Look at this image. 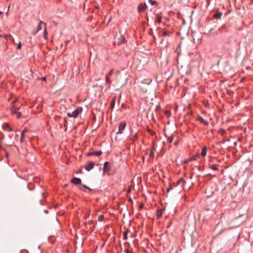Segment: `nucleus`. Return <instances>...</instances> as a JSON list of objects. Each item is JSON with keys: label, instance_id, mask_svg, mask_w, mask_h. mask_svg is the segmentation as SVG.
Returning a JSON list of instances; mask_svg holds the SVG:
<instances>
[{"label": "nucleus", "instance_id": "obj_1", "mask_svg": "<svg viewBox=\"0 0 253 253\" xmlns=\"http://www.w3.org/2000/svg\"><path fill=\"white\" fill-rule=\"evenodd\" d=\"M21 106V104L18 102V98L14 99L11 102V113L12 115H15L17 119H19L21 116V112L18 111L20 109Z\"/></svg>", "mask_w": 253, "mask_h": 253}, {"label": "nucleus", "instance_id": "obj_2", "mask_svg": "<svg viewBox=\"0 0 253 253\" xmlns=\"http://www.w3.org/2000/svg\"><path fill=\"white\" fill-rule=\"evenodd\" d=\"M83 109L82 107H79L72 113L68 112L67 114V115L69 118H77L80 113L82 112Z\"/></svg>", "mask_w": 253, "mask_h": 253}, {"label": "nucleus", "instance_id": "obj_3", "mask_svg": "<svg viewBox=\"0 0 253 253\" xmlns=\"http://www.w3.org/2000/svg\"><path fill=\"white\" fill-rule=\"evenodd\" d=\"M186 182L184 179H183V178H180L176 182H173L172 183V185L174 187H176L179 185H181L182 186H183V185L186 183Z\"/></svg>", "mask_w": 253, "mask_h": 253}, {"label": "nucleus", "instance_id": "obj_4", "mask_svg": "<svg viewBox=\"0 0 253 253\" xmlns=\"http://www.w3.org/2000/svg\"><path fill=\"white\" fill-rule=\"evenodd\" d=\"M126 126V123L125 122H122L120 123L119 126V130L117 132V134H122L124 130L125 129Z\"/></svg>", "mask_w": 253, "mask_h": 253}, {"label": "nucleus", "instance_id": "obj_5", "mask_svg": "<svg viewBox=\"0 0 253 253\" xmlns=\"http://www.w3.org/2000/svg\"><path fill=\"white\" fill-rule=\"evenodd\" d=\"M147 7V6L145 3H140L138 6V12L139 13H141L143 12Z\"/></svg>", "mask_w": 253, "mask_h": 253}, {"label": "nucleus", "instance_id": "obj_6", "mask_svg": "<svg viewBox=\"0 0 253 253\" xmlns=\"http://www.w3.org/2000/svg\"><path fill=\"white\" fill-rule=\"evenodd\" d=\"M208 148L207 146H204L202 149V151L200 154L198 155V156L199 157H205L207 153Z\"/></svg>", "mask_w": 253, "mask_h": 253}, {"label": "nucleus", "instance_id": "obj_7", "mask_svg": "<svg viewBox=\"0 0 253 253\" xmlns=\"http://www.w3.org/2000/svg\"><path fill=\"white\" fill-rule=\"evenodd\" d=\"M94 166V163L91 161L89 162L85 167V169L89 171L92 169Z\"/></svg>", "mask_w": 253, "mask_h": 253}, {"label": "nucleus", "instance_id": "obj_8", "mask_svg": "<svg viewBox=\"0 0 253 253\" xmlns=\"http://www.w3.org/2000/svg\"><path fill=\"white\" fill-rule=\"evenodd\" d=\"M102 152L101 151H93L92 152H89L86 154L87 156H100L102 154Z\"/></svg>", "mask_w": 253, "mask_h": 253}, {"label": "nucleus", "instance_id": "obj_9", "mask_svg": "<svg viewBox=\"0 0 253 253\" xmlns=\"http://www.w3.org/2000/svg\"><path fill=\"white\" fill-rule=\"evenodd\" d=\"M197 120L205 126H208L209 124L208 121L205 120V119L200 116L197 117Z\"/></svg>", "mask_w": 253, "mask_h": 253}, {"label": "nucleus", "instance_id": "obj_10", "mask_svg": "<svg viewBox=\"0 0 253 253\" xmlns=\"http://www.w3.org/2000/svg\"><path fill=\"white\" fill-rule=\"evenodd\" d=\"M42 24H43L44 26L46 25L44 23H43L42 21H41L40 22L39 25L38 26L37 30L33 32V34L34 35L37 34L39 31L42 30Z\"/></svg>", "mask_w": 253, "mask_h": 253}, {"label": "nucleus", "instance_id": "obj_11", "mask_svg": "<svg viewBox=\"0 0 253 253\" xmlns=\"http://www.w3.org/2000/svg\"><path fill=\"white\" fill-rule=\"evenodd\" d=\"M71 182L75 185L81 184V180L79 178L74 177L71 180Z\"/></svg>", "mask_w": 253, "mask_h": 253}, {"label": "nucleus", "instance_id": "obj_12", "mask_svg": "<svg viewBox=\"0 0 253 253\" xmlns=\"http://www.w3.org/2000/svg\"><path fill=\"white\" fill-rule=\"evenodd\" d=\"M155 149L154 147L153 146L150 150L149 153V157L150 159H153L154 156V153H155Z\"/></svg>", "mask_w": 253, "mask_h": 253}, {"label": "nucleus", "instance_id": "obj_13", "mask_svg": "<svg viewBox=\"0 0 253 253\" xmlns=\"http://www.w3.org/2000/svg\"><path fill=\"white\" fill-rule=\"evenodd\" d=\"M155 22L160 23L162 22V16L160 14L156 15Z\"/></svg>", "mask_w": 253, "mask_h": 253}, {"label": "nucleus", "instance_id": "obj_14", "mask_svg": "<svg viewBox=\"0 0 253 253\" xmlns=\"http://www.w3.org/2000/svg\"><path fill=\"white\" fill-rule=\"evenodd\" d=\"M3 128L5 131H8L9 132H11L13 130L12 128L9 127V126L7 124L3 125Z\"/></svg>", "mask_w": 253, "mask_h": 253}, {"label": "nucleus", "instance_id": "obj_15", "mask_svg": "<svg viewBox=\"0 0 253 253\" xmlns=\"http://www.w3.org/2000/svg\"><path fill=\"white\" fill-rule=\"evenodd\" d=\"M27 131V130L26 129H24V130H22V131L21 132V138H20L21 142H22L24 141V138H25V133Z\"/></svg>", "mask_w": 253, "mask_h": 253}, {"label": "nucleus", "instance_id": "obj_16", "mask_svg": "<svg viewBox=\"0 0 253 253\" xmlns=\"http://www.w3.org/2000/svg\"><path fill=\"white\" fill-rule=\"evenodd\" d=\"M108 165H109V163L108 162H106L104 163V166H103V171L104 172H106V171H109V169H108Z\"/></svg>", "mask_w": 253, "mask_h": 253}, {"label": "nucleus", "instance_id": "obj_17", "mask_svg": "<svg viewBox=\"0 0 253 253\" xmlns=\"http://www.w3.org/2000/svg\"><path fill=\"white\" fill-rule=\"evenodd\" d=\"M138 135L137 133H135L130 138V140L132 142H134L138 139Z\"/></svg>", "mask_w": 253, "mask_h": 253}, {"label": "nucleus", "instance_id": "obj_18", "mask_svg": "<svg viewBox=\"0 0 253 253\" xmlns=\"http://www.w3.org/2000/svg\"><path fill=\"white\" fill-rule=\"evenodd\" d=\"M156 215L158 218H160V217H161L163 215L162 210H161V209L158 210V211H157Z\"/></svg>", "mask_w": 253, "mask_h": 253}, {"label": "nucleus", "instance_id": "obj_19", "mask_svg": "<svg viewBox=\"0 0 253 253\" xmlns=\"http://www.w3.org/2000/svg\"><path fill=\"white\" fill-rule=\"evenodd\" d=\"M218 132L222 136H224L226 133V131L225 129H223V128H220L218 130Z\"/></svg>", "mask_w": 253, "mask_h": 253}, {"label": "nucleus", "instance_id": "obj_20", "mask_svg": "<svg viewBox=\"0 0 253 253\" xmlns=\"http://www.w3.org/2000/svg\"><path fill=\"white\" fill-rule=\"evenodd\" d=\"M116 98V96H114L111 100L110 106H111V107L112 109H113L114 107V106L115 104Z\"/></svg>", "mask_w": 253, "mask_h": 253}, {"label": "nucleus", "instance_id": "obj_21", "mask_svg": "<svg viewBox=\"0 0 253 253\" xmlns=\"http://www.w3.org/2000/svg\"><path fill=\"white\" fill-rule=\"evenodd\" d=\"M147 131L151 135H154L155 134V132L148 127L147 128Z\"/></svg>", "mask_w": 253, "mask_h": 253}, {"label": "nucleus", "instance_id": "obj_22", "mask_svg": "<svg viewBox=\"0 0 253 253\" xmlns=\"http://www.w3.org/2000/svg\"><path fill=\"white\" fill-rule=\"evenodd\" d=\"M46 25H45V28H44V32H43V37H44V39H47V32L46 31Z\"/></svg>", "mask_w": 253, "mask_h": 253}, {"label": "nucleus", "instance_id": "obj_23", "mask_svg": "<svg viewBox=\"0 0 253 253\" xmlns=\"http://www.w3.org/2000/svg\"><path fill=\"white\" fill-rule=\"evenodd\" d=\"M8 37H10V35H8L7 34H0V39L3 38L5 39H7Z\"/></svg>", "mask_w": 253, "mask_h": 253}, {"label": "nucleus", "instance_id": "obj_24", "mask_svg": "<svg viewBox=\"0 0 253 253\" xmlns=\"http://www.w3.org/2000/svg\"><path fill=\"white\" fill-rule=\"evenodd\" d=\"M210 168L213 170H217L218 169L216 166L214 165L210 166Z\"/></svg>", "mask_w": 253, "mask_h": 253}, {"label": "nucleus", "instance_id": "obj_25", "mask_svg": "<svg viewBox=\"0 0 253 253\" xmlns=\"http://www.w3.org/2000/svg\"><path fill=\"white\" fill-rule=\"evenodd\" d=\"M148 1L151 4V5H157V2L155 0H149Z\"/></svg>", "mask_w": 253, "mask_h": 253}, {"label": "nucleus", "instance_id": "obj_26", "mask_svg": "<svg viewBox=\"0 0 253 253\" xmlns=\"http://www.w3.org/2000/svg\"><path fill=\"white\" fill-rule=\"evenodd\" d=\"M104 216L103 215L100 214V215H99L98 216V220L99 221H102L104 220Z\"/></svg>", "mask_w": 253, "mask_h": 253}, {"label": "nucleus", "instance_id": "obj_27", "mask_svg": "<svg viewBox=\"0 0 253 253\" xmlns=\"http://www.w3.org/2000/svg\"><path fill=\"white\" fill-rule=\"evenodd\" d=\"M127 232L128 231H125L123 233V238L125 240H127Z\"/></svg>", "mask_w": 253, "mask_h": 253}, {"label": "nucleus", "instance_id": "obj_28", "mask_svg": "<svg viewBox=\"0 0 253 253\" xmlns=\"http://www.w3.org/2000/svg\"><path fill=\"white\" fill-rule=\"evenodd\" d=\"M221 13H216L214 14V17L215 18H219L221 17Z\"/></svg>", "mask_w": 253, "mask_h": 253}, {"label": "nucleus", "instance_id": "obj_29", "mask_svg": "<svg viewBox=\"0 0 253 253\" xmlns=\"http://www.w3.org/2000/svg\"><path fill=\"white\" fill-rule=\"evenodd\" d=\"M108 76H106V82L109 84L111 83V80H110Z\"/></svg>", "mask_w": 253, "mask_h": 253}, {"label": "nucleus", "instance_id": "obj_30", "mask_svg": "<svg viewBox=\"0 0 253 253\" xmlns=\"http://www.w3.org/2000/svg\"><path fill=\"white\" fill-rule=\"evenodd\" d=\"M162 36L166 37V36H169V35L168 34L167 31H164L163 32Z\"/></svg>", "mask_w": 253, "mask_h": 253}, {"label": "nucleus", "instance_id": "obj_31", "mask_svg": "<svg viewBox=\"0 0 253 253\" xmlns=\"http://www.w3.org/2000/svg\"><path fill=\"white\" fill-rule=\"evenodd\" d=\"M113 70L112 69L110 70V71L109 72V73L106 75V76H108L109 77H110L113 74Z\"/></svg>", "mask_w": 253, "mask_h": 253}, {"label": "nucleus", "instance_id": "obj_32", "mask_svg": "<svg viewBox=\"0 0 253 253\" xmlns=\"http://www.w3.org/2000/svg\"><path fill=\"white\" fill-rule=\"evenodd\" d=\"M172 186L173 185H170L168 188H167V192L169 193L171 190L172 189Z\"/></svg>", "mask_w": 253, "mask_h": 253}, {"label": "nucleus", "instance_id": "obj_33", "mask_svg": "<svg viewBox=\"0 0 253 253\" xmlns=\"http://www.w3.org/2000/svg\"><path fill=\"white\" fill-rule=\"evenodd\" d=\"M191 161H192V159H186L185 160H184V163L187 164V163H188L189 162H190Z\"/></svg>", "mask_w": 253, "mask_h": 253}, {"label": "nucleus", "instance_id": "obj_34", "mask_svg": "<svg viewBox=\"0 0 253 253\" xmlns=\"http://www.w3.org/2000/svg\"><path fill=\"white\" fill-rule=\"evenodd\" d=\"M82 186H83L84 187L87 189L89 191H91V189L90 188H89L88 187H87V186H86L85 185H82Z\"/></svg>", "mask_w": 253, "mask_h": 253}, {"label": "nucleus", "instance_id": "obj_35", "mask_svg": "<svg viewBox=\"0 0 253 253\" xmlns=\"http://www.w3.org/2000/svg\"><path fill=\"white\" fill-rule=\"evenodd\" d=\"M168 140L169 142V143H171L172 142V140H173V137H169Z\"/></svg>", "mask_w": 253, "mask_h": 253}, {"label": "nucleus", "instance_id": "obj_36", "mask_svg": "<svg viewBox=\"0 0 253 253\" xmlns=\"http://www.w3.org/2000/svg\"><path fill=\"white\" fill-rule=\"evenodd\" d=\"M197 157H199L198 156V155L196 156L192 157L191 158H190V159H192V161L196 160H197V159H196Z\"/></svg>", "mask_w": 253, "mask_h": 253}, {"label": "nucleus", "instance_id": "obj_37", "mask_svg": "<svg viewBox=\"0 0 253 253\" xmlns=\"http://www.w3.org/2000/svg\"><path fill=\"white\" fill-rule=\"evenodd\" d=\"M67 123V119L65 118V119H64V126H65L66 127H67V126L66 125Z\"/></svg>", "mask_w": 253, "mask_h": 253}, {"label": "nucleus", "instance_id": "obj_38", "mask_svg": "<svg viewBox=\"0 0 253 253\" xmlns=\"http://www.w3.org/2000/svg\"><path fill=\"white\" fill-rule=\"evenodd\" d=\"M21 42H19V43H18V46H17V48L20 49V48H21Z\"/></svg>", "mask_w": 253, "mask_h": 253}, {"label": "nucleus", "instance_id": "obj_39", "mask_svg": "<svg viewBox=\"0 0 253 253\" xmlns=\"http://www.w3.org/2000/svg\"><path fill=\"white\" fill-rule=\"evenodd\" d=\"M125 253H130V252L129 251V250L128 249H125Z\"/></svg>", "mask_w": 253, "mask_h": 253}, {"label": "nucleus", "instance_id": "obj_40", "mask_svg": "<svg viewBox=\"0 0 253 253\" xmlns=\"http://www.w3.org/2000/svg\"><path fill=\"white\" fill-rule=\"evenodd\" d=\"M42 80L43 81L46 80V78L45 77H43L42 78Z\"/></svg>", "mask_w": 253, "mask_h": 253}, {"label": "nucleus", "instance_id": "obj_41", "mask_svg": "<svg viewBox=\"0 0 253 253\" xmlns=\"http://www.w3.org/2000/svg\"><path fill=\"white\" fill-rule=\"evenodd\" d=\"M143 207V204H140V205H139V207L140 209L142 208Z\"/></svg>", "mask_w": 253, "mask_h": 253}, {"label": "nucleus", "instance_id": "obj_42", "mask_svg": "<svg viewBox=\"0 0 253 253\" xmlns=\"http://www.w3.org/2000/svg\"><path fill=\"white\" fill-rule=\"evenodd\" d=\"M130 190H131V188L130 187H129L127 190V192L128 193V192H130Z\"/></svg>", "mask_w": 253, "mask_h": 253}, {"label": "nucleus", "instance_id": "obj_43", "mask_svg": "<svg viewBox=\"0 0 253 253\" xmlns=\"http://www.w3.org/2000/svg\"><path fill=\"white\" fill-rule=\"evenodd\" d=\"M218 31H216V32H215L213 34V35H217V34H218Z\"/></svg>", "mask_w": 253, "mask_h": 253}, {"label": "nucleus", "instance_id": "obj_44", "mask_svg": "<svg viewBox=\"0 0 253 253\" xmlns=\"http://www.w3.org/2000/svg\"><path fill=\"white\" fill-rule=\"evenodd\" d=\"M44 212H45V213H47L48 212V211H47V210H44Z\"/></svg>", "mask_w": 253, "mask_h": 253}, {"label": "nucleus", "instance_id": "obj_45", "mask_svg": "<svg viewBox=\"0 0 253 253\" xmlns=\"http://www.w3.org/2000/svg\"><path fill=\"white\" fill-rule=\"evenodd\" d=\"M132 199H129V201H130V202H132Z\"/></svg>", "mask_w": 253, "mask_h": 253}, {"label": "nucleus", "instance_id": "obj_46", "mask_svg": "<svg viewBox=\"0 0 253 253\" xmlns=\"http://www.w3.org/2000/svg\"><path fill=\"white\" fill-rule=\"evenodd\" d=\"M2 12H0V14H2Z\"/></svg>", "mask_w": 253, "mask_h": 253}]
</instances>
